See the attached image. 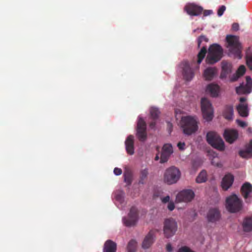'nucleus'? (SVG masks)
Listing matches in <instances>:
<instances>
[{
  "label": "nucleus",
  "mask_w": 252,
  "mask_h": 252,
  "mask_svg": "<svg viewBox=\"0 0 252 252\" xmlns=\"http://www.w3.org/2000/svg\"><path fill=\"white\" fill-rule=\"evenodd\" d=\"M223 49L219 44L213 43L208 48L203 45L197 55L196 63H201L206 58V63H217L223 57Z\"/></svg>",
  "instance_id": "f257e3e1"
},
{
  "label": "nucleus",
  "mask_w": 252,
  "mask_h": 252,
  "mask_svg": "<svg viewBox=\"0 0 252 252\" xmlns=\"http://www.w3.org/2000/svg\"><path fill=\"white\" fill-rule=\"evenodd\" d=\"M226 47L228 49V56L235 59L242 58V46L239 37L236 35H227L226 37Z\"/></svg>",
  "instance_id": "f03ea898"
},
{
  "label": "nucleus",
  "mask_w": 252,
  "mask_h": 252,
  "mask_svg": "<svg viewBox=\"0 0 252 252\" xmlns=\"http://www.w3.org/2000/svg\"><path fill=\"white\" fill-rule=\"evenodd\" d=\"M225 207L230 213H238L243 208V201L236 194L231 195L226 198Z\"/></svg>",
  "instance_id": "7ed1b4c3"
},
{
  "label": "nucleus",
  "mask_w": 252,
  "mask_h": 252,
  "mask_svg": "<svg viewBox=\"0 0 252 252\" xmlns=\"http://www.w3.org/2000/svg\"><path fill=\"white\" fill-rule=\"evenodd\" d=\"M181 125L184 133L189 135L195 132L198 129L196 120L189 116L182 117Z\"/></svg>",
  "instance_id": "20e7f679"
},
{
  "label": "nucleus",
  "mask_w": 252,
  "mask_h": 252,
  "mask_svg": "<svg viewBox=\"0 0 252 252\" xmlns=\"http://www.w3.org/2000/svg\"><path fill=\"white\" fill-rule=\"evenodd\" d=\"M180 177L181 172L179 169L175 166H171L165 171L163 181L167 184L170 185L176 183Z\"/></svg>",
  "instance_id": "39448f33"
},
{
  "label": "nucleus",
  "mask_w": 252,
  "mask_h": 252,
  "mask_svg": "<svg viewBox=\"0 0 252 252\" xmlns=\"http://www.w3.org/2000/svg\"><path fill=\"white\" fill-rule=\"evenodd\" d=\"M207 142L214 148L220 151L225 149L224 143L221 137L217 133L210 131L206 135Z\"/></svg>",
  "instance_id": "423d86ee"
},
{
  "label": "nucleus",
  "mask_w": 252,
  "mask_h": 252,
  "mask_svg": "<svg viewBox=\"0 0 252 252\" xmlns=\"http://www.w3.org/2000/svg\"><path fill=\"white\" fill-rule=\"evenodd\" d=\"M201 107L204 119L208 122L211 121L214 117V111L210 101L206 98H202Z\"/></svg>",
  "instance_id": "0eeeda50"
},
{
  "label": "nucleus",
  "mask_w": 252,
  "mask_h": 252,
  "mask_svg": "<svg viewBox=\"0 0 252 252\" xmlns=\"http://www.w3.org/2000/svg\"><path fill=\"white\" fill-rule=\"evenodd\" d=\"M139 219L138 209L134 206L132 207L127 217L123 218V222L125 226L131 227L134 226Z\"/></svg>",
  "instance_id": "6e6552de"
},
{
  "label": "nucleus",
  "mask_w": 252,
  "mask_h": 252,
  "mask_svg": "<svg viewBox=\"0 0 252 252\" xmlns=\"http://www.w3.org/2000/svg\"><path fill=\"white\" fill-rule=\"evenodd\" d=\"M177 223L174 219H166L164 222L163 231L165 237L168 238L173 236L177 230Z\"/></svg>",
  "instance_id": "1a4fd4ad"
},
{
  "label": "nucleus",
  "mask_w": 252,
  "mask_h": 252,
  "mask_svg": "<svg viewBox=\"0 0 252 252\" xmlns=\"http://www.w3.org/2000/svg\"><path fill=\"white\" fill-rule=\"evenodd\" d=\"M194 196L195 193L192 189H183L177 194L176 201L177 202H189L192 201Z\"/></svg>",
  "instance_id": "9d476101"
},
{
  "label": "nucleus",
  "mask_w": 252,
  "mask_h": 252,
  "mask_svg": "<svg viewBox=\"0 0 252 252\" xmlns=\"http://www.w3.org/2000/svg\"><path fill=\"white\" fill-rule=\"evenodd\" d=\"M246 84L241 83L239 86L236 87V92L238 94H250L252 90V79L249 76L246 77Z\"/></svg>",
  "instance_id": "9b49d317"
},
{
  "label": "nucleus",
  "mask_w": 252,
  "mask_h": 252,
  "mask_svg": "<svg viewBox=\"0 0 252 252\" xmlns=\"http://www.w3.org/2000/svg\"><path fill=\"white\" fill-rule=\"evenodd\" d=\"M136 136L140 141H144L147 138L146 124L144 120L140 118L137 125Z\"/></svg>",
  "instance_id": "f8f14e48"
},
{
  "label": "nucleus",
  "mask_w": 252,
  "mask_h": 252,
  "mask_svg": "<svg viewBox=\"0 0 252 252\" xmlns=\"http://www.w3.org/2000/svg\"><path fill=\"white\" fill-rule=\"evenodd\" d=\"M221 213L217 207L210 208L206 215V218L209 222L216 223L219 221L221 218Z\"/></svg>",
  "instance_id": "ddd939ff"
},
{
  "label": "nucleus",
  "mask_w": 252,
  "mask_h": 252,
  "mask_svg": "<svg viewBox=\"0 0 252 252\" xmlns=\"http://www.w3.org/2000/svg\"><path fill=\"white\" fill-rule=\"evenodd\" d=\"M238 132L234 129H225L223 137L225 141L229 144L233 143L238 138Z\"/></svg>",
  "instance_id": "4468645a"
},
{
  "label": "nucleus",
  "mask_w": 252,
  "mask_h": 252,
  "mask_svg": "<svg viewBox=\"0 0 252 252\" xmlns=\"http://www.w3.org/2000/svg\"><path fill=\"white\" fill-rule=\"evenodd\" d=\"M173 153V148L171 144H164L162 147L160 156V163H164L168 161Z\"/></svg>",
  "instance_id": "2eb2a0df"
},
{
  "label": "nucleus",
  "mask_w": 252,
  "mask_h": 252,
  "mask_svg": "<svg viewBox=\"0 0 252 252\" xmlns=\"http://www.w3.org/2000/svg\"><path fill=\"white\" fill-rule=\"evenodd\" d=\"M206 92L212 97H217L220 92V87L217 84L212 83L207 86Z\"/></svg>",
  "instance_id": "dca6fc26"
},
{
  "label": "nucleus",
  "mask_w": 252,
  "mask_h": 252,
  "mask_svg": "<svg viewBox=\"0 0 252 252\" xmlns=\"http://www.w3.org/2000/svg\"><path fill=\"white\" fill-rule=\"evenodd\" d=\"M182 67L183 69V74L184 78L187 81H190L194 75V70L192 67L190 66V64H183Z\"/></svg>",
  "instance_id": "f3484780"
},
{
  "label": "nucleus",
  "mask_w": 252,
  "mask_h": 252,
  "mask_svg": "<svg viewBox=\"0 0 252 252\" xmlns=\"http://www.w3.org/2000/svg\"><path fill=\"white\" fill-rule=\"evenodd\" d=\"M185 9L187 13L191 16H198L203 11L202 7L194 4L186 6Z\"/></svg>",
  "instance_id": "a211bd4d"
},
{
  "label": "nucleus",
  "mask_w": 252,
  "mask_h": 252,
  "mask_svg": "<svg viewBox=\"0 0 252 252\" xmlns=\"http://www.w3.org/2000/svg\"><path fill=\"white\" fill-rule=\"evenodd\" d=\"M241 191L246 202H250L249 197H251V193H252V185L249 183H245L241 187Z\"/></svg>",
  "instance_id": "6ab92c4d"
},
{
  "label": "nucleus",
  "mask_w": 252,
  "mask_h": 252,
  "mask_svg": "<svg viewBox=\"0 0 252 252\" xmlns=\"http://www.w3.org/2000/svg\"><path fill=\"white\" fill-rule=\"evenodd\" d=\"M126 150L127 153L132 155L134 153V136L132 135H129L125 141Z\"/></svg>",
  "instance_id": "aec40b11"
},
{
  "label": "nucleus",
  "mask_w": 252,
  "mask_h": 252,
  "mask_svg": "<svg viewBox=\"0 0 252 252\" xmlns=\"http://www.w3.org/2000/svg\"><path fill=\"white\" fill-rule=\"evenodd\" d=\"M218 70L216 67H208L204 71L203 77L206 80L211 81L217 75Z\"/></svg>",
  "instance_id": "412c9836"
},
{
  "label": "nucleus",
  "mask_w": 252,
  "mask_h": 252,
  "mask_svg": "<svg viewBox=\"0 0 252 252\" xmlns=\"http://www.w3.org/2000/svg\"><path fill=\"white\" fill-rule=\"evenodd\" d=\"M234 181V177L230 174H226L223 178L221 182L222 188L225 190H227L232 185Z\"/></svg>",
  "instance_id": "4be33fe9"
},
{
  "label": "nucleus",
  "mask_w": 252,
  "mask_h": 252,
  "mask_svg": "<svg viewBox=\"0 0 252 252\" xmlns=\"http://www.w3.org/2000/svg\"><path fill=\"white\" fill-rule=\"evenodd\" d=\"M155 231L151 230L146 235L142 243V247L144 249L149 248L153 243L154 240Z\"/></svg>",
  "instance_id": "5701e85b"
},
{
  "label": "nucleus",
  "mask_w": 252,
  "mask_h": 252,
  "mask_svg": "<svg viewBox=\"0 0 252 252\" xmlns=\"http://www.w3.org/2000/svg\"><path fill=\"white\" fill-rule=\"evenodd\" d=\"M222 115L225 119L228 121L233 120L234 116L233 106L231 105H226L224 108Z\"/></svg>",
  "instance_id": "b1692460"
},
{
  "label": "nucleus",
  "mask_w": 252,
  "mask_h": 252,
  "mask_svg": "<svg viewBox=\"0 0 252 252\" xmlns=\"http://www.w3.org/2000/svg\"><path fill=\"white\" fill-rule=\"evenodd\" d=\"M117 245L114 242L107 240L104 246L103 252H116Z\"/></svg>",
  "instance_id": "393cba45"
},
{
  "label": "nucleus",
  "mask_w": 252,
  "mask_h": 252,
  "mask_svg": "<svg viewBox=\"0 0 252 252\" xmlns=\"http://www.w3.org/2000/svg\"><path fill=\"white\" fill-rule=\"evenodd\" d=\"M236 109L241 117H246L249 115L248 104L246 103L239 104L236 107Z\"/></svg>",
  "instance_id": "a878e982"
},
{
  "label": "nucleus",
  "mask_w": 252,
  "mask_h": 252,
  "mask_svg": "<svg viewBox=\"0 0 252 252\" xmlns=\"http://www.w3.org/2000/svg\"><path fill=\"white\" fill-rule=\"evenodd\" d=\"M231 72V66L230 64H222L220 78L224 79Z\"/></svg>",
  "instance_id": "bb28decb"
},
{
  "label": "nucleus",
  "mask_w": 252,
  "mask_h": 252,
  "mask_svg": "<svg viewBox=\"0 0 252 252\" xmlns=\"http://www.w3.org/2000/svg\"><path fill=\"white\" fill-rule=\"evenodd\" d=\"M243 230L245 232H250L252 230V217L246 218L242 224Z\"/></svg>",
  "instance_id": "cd10ccee"
},
{
  "label": "nucleus",
  "mask_w": 252,
  "mask_h": 252,
  "mask_svg": "<svg viewBox=\"0 0 252 252\" xmlns=\"http://www.w3.org/2000/svg\"><path fill=\"white\" fill-rule=\"evenodd\" d=\"M207 174L205 170H202L196 178V182L197 183H204L207 181Z\"/></svg>",
  "instance_id": "c85d7f7f"
},
{
  "label": "nucleus",
  "mask_w": 252,
  "mask_h": 252,
  "mask_svg": "<svg viewBox=\"0 0 252 252\" xmlns=\"http://www.w3.org/2000/svg\"><path fill=\"white\" fill-rule=\"evenodd\" d=\"M148 175V170L147 168H145L140 171V180L139 184H144L145 180L147 179Z\"/></svg>",
  "instance_id": "c756f323"
},
{
  "label": "nucleus",
  "mask_w": 252,
  "mask_h": 252,
  "mask_svg": "<svg viewBox=\"0 0 252 252\" xmlns=\"http://www.w3.org/2000/svg\"><path fill=\"white\" fill-rule=\"evenodd\" d=\"M240 157L243 158H249L252 157V153L250 150L247 148L246 150H241L239 152Z\"/></svg>",
  "instance_id": "7c9ffc66"
},
{
  "label": "nucleus",
  "mask_w": 252,
  "mask_h": 252,
  "mask_svg": "<svg viewBox=\"0 0 252 252\" xmlns=\"http://www.w3.org/2000/svg\"><path fill=\"white\" fill-rule=\"evenodd\" d=\"M209 41V39L204 35H201L199 36L197 39V48H200L202 42H205L206 43Z\"/></svg>",
  "instance_id": "2f4dec72"
},
{
  "label": "nucleus",
  "mask_w": 252,
  "mask_h": 252,
  "mask_svg": "<svg viewBox=\"0 0 252 252\" xmlns=\"http://www.w3.org/2000/svg\"><path fill=\"white\" fill-rule=\"evenodd\" d=\"M136 247V242L134 240H130L127 245V249L128 252H134Z\"/></svg>",
  "instance_id": "473e14b6"
},
{
  "label": "nucleus",
  "mask_w": 252,
  "mask_h": 252,
  "mask_svg": "<svg viewBox=\"0 0 252 252\" xmlns=\"http://www.w3.org/2000/svg\"><path fill=\"white\" fill-rule=\"evenodd\" d=\"M150 114L152 118L155 120L158 119L159 116V112L158 109L152 107L150 109Z\"/></svg>",
  "instance_id": "72a5a7b5"
},
{
  "label": "nucleus",
  "mask_w": 252,
  "mask_h": 252,
  "mask_svg": "<svg viewBox=\"0 0 252 252\" xmlns=\"http://www.w3.org/2000/svg\"><path fill=\"white\" fill-rule=\"evenodd\" d=\"M246 63H252V51L249 48L246 52Z\"/></svg>",
  "instance_id": "f704fd0d"
},
{
  "label": "nucleus",
  "mask_w": 252,
  "mask_h": 252,
  "mask_svg": "<svg viewBox=\"0 0 252 252\" xmlns=\"http://www.w3.org/2000/svg\"><path fill=\"white\" fill-rule=\"evenodd\" d=\"M125 182L128 185H129L132 182V175L129 173H125L124 174Z\"/></svg>",
  "instance_id": "c9c22d12"
},
{
  "label": "nucleus",
  "mask_w": 252,
  "mask_h": 252,
  "mask_svg": "<svg viewBox=\"0 0 252 252\" xmlns=\"http://www.w3.org/2000/svg\"><path fill=\"white\" fill-rule=\"evenodd\" d=\"M245 72L246 68L244 65H242L238 68L236 72L241 77L245 73Z\"/></svg>",
  "instance_id": "e433bc0d"
},
{
  "label": "nucleus",
  "mask_w": 252,
  "mask_h": 252,
  "mask_svg": "<svg viewBox=\"0 0 252 252\" xmlns=\"http://www.w3.org/2000/svg\"><path fill=\"white\" fill-rule=\"evenodd\" d=\"M240 77V75H239L236 72L233 74L231 76L229 77V80L230 82H234L238 80V79Z\"/></svg>",
  "instance_id": "4c0bfd02"
},
{
  "label": "nucleus",
  "mask_w": 252,
  "mask_h": 252,
  "mask_svg": "<svg viewBox=\"0 0 252 252\" xmlns=\"http://www.w3.org/2000/svg\"><path fill=\"white\" fill-rule=\"evenodd\" d=\"M225 9V6L224 5H221L218 10V15L220 17L222 16Z\"/></svg>",
  "instance_id": "58836bf2"
},
{
  "label": "nucleus",
  "mask_w": 252,
  "mask_h": 252,
  "mask_svg": "<svg viewBox=\"0 0 252 252\" xmlns=\"http://www.w3.org/2000/svg\"><path fill=\"white\" fill-rule=\"evenodd\" d=\"M237 124L241 127H245L247 126V124L244 121H242L241 120H240L239 119H237L236 121Z\"/></svg>",
  "instance_id": "ea45409f"
},
{
  "label": "nucleus",
  "mask_w": 252,
  "mask_h": 252,
  "mask_svg": "<svg viewBox=\"0 0 252 252\" xmlns=\"http://www.w3.org/2000/svg\"><path fill=\"white\" fill-rule=\"evenodd\" d=\"M178 252H194L190 250L188 247L185 246L180 248Z\"/></svg>",
  "instance_id": "a19ab883"
},
{
  "label": "nucleus",
  "mask_w": 252,
  "mask_h": 252,
  "mask_svg": "<svg viewBox=\"0 0 252 252\" xmlns=\"http://www.w3.org/2000/svg\"><path fill=\"white\" fill-rule=\"evenodd\" d=\"M114 173L116 175H120L122 173V170L121 168L116 167L114 169Z\"/></svg>",
  "instance_id": "79ce46f5"
},
{
  "label": "nucleus",
  "mask_w": 252,
  "mask_h": 252,
  "mask_svg": "<svg viewBox=\"0 0 252 252\" xmlns=\"http://www.w3.org/2000/svg\"><path fill=\"white\" fill-rule=\"evenodd\" d=\"M239 29V25L237 23H234L232 25V30L234 31H237Z\"/></svg>",
  "instance_id": "37998d69"
},
{
  "label": "nucleus",
  "mask_w": 252,
  "mask_h": 252,
  "mask_svg": "<svg viewBox=\"0 0 252 252\" xmlns=\"http://www.w3.org/2000/svg\"><path fill=\"white\" fill-rule=\"evenodd\" d=\"M177 146L180 150H183L185 149V143L184 142H180L178 143Z\"/></svg>",
  "instance_id": "c03bdc74"
},
{
  "label": "nucleus",
  "mask_w": 252,
  "mask_h": 252,
  "mask_svg": "<svg viewBox=\"0 0 252 252\" xmlns=\"http://www.w3.org/2000/svg\"><path fill=\"white\" fill-rule=\"evenodd\" d=\"M167 208L170 211H173L175 208V205L174 203L172 202H169L167 206Z\"/></svg>",
  "instance_id": "a18cd8bd"
},
{
  "label": "nucleus",
  "mask_w": 252,
  "mask_h": 252,
  "mask_svg": "<svg viewBox=\"0 0 252 252\" xmlns=\"http://www.w3.org/2000/svg\"><path fill=\"white\" fill-rule=\"evenodd\" d=\"M213 13V11L212 10H205L203 11V15L204 16H207L208 15H211Z\"/></svg>",
  "instance_id": "49530a36"
},
{
  "label": "nucleus",
  "mask_w": 252,
  "mask_h": 252,
  "mask_svg": "<svg viewBox=\"0 0 252 252\" xmlns=\"http://www.w3.org/2000/svg\"><path fill=\"white\" fill-rule=\"evenodd\" d=\"M115 198L117 200L119 201H122L123 199V197L121 194H117L115 196Z\"/></svg>",
  "instance_id": "de8ad7c7"
},
{
  "label": "nucleus",
  "mask_w": 252,
  "mask_h": 252,
  "mask_svg": "<svg viewBox=\"0 0 252 252\" xmlns=\"http://www.w3.org/2000/svg\"><path fill=\"white\" fill-rule=\"evenodd\" d=\"M169 200H170V197H169V196L167 195V196L163 197L162 199V202L163 203H165L169 202Z\"/></svg>",
  "instance_id": "09e8293b"
},
{
  "label": "nucleus",
  "mask_w": 252,
  "mask_h": 252,
  "mask_svg": "<svg viewBox=\"0 0 252 252\" xmlns=\"http://www.w3.org/2000/svg\"><path fill=\"white\" fill-rule=\"evenodd\" d=\"M166 251L168 252H171L172 251V247L170 244H167L166 245Z\"/></svg>",
  "instance_id": "8fccbe9b"
},
{
  "label": "nucleus",
  "mask_w": 252,
  "mask_h": 252,
  "mask_svg": "<svg viewBox=\"0 0 252 252\" xmlns=\"http://www.w3.org/2000/svg\"><path fill=\"white\" fill-rule=\"evenodd\" d=\"M156 122L154 121L150 123L149 126L151 128H154L156 126Z\"/></svg>",
  "instance_id": "3c124183"
},
{
  "label": "nucleus",
  "mask_w": 252,
  "mask_h": 252,
  "mask_svg": "<svg viewBox=\"0 0 252 252\" xmlns=\"http://www.w3.org/2000/svg\"><path fill=\"white\" fill-rule=\"evenodd\" d=\"M247 148L250 150L252 153V139L250 141V144H249Z\"/></svg>",
  "instance_id": "603ef678"
},
{
  "label": "nucleus",
  "mask_w": 252,
  "mask_h": 252,
  "mask_svg": "<svg viewBox=\"0 0 252 252\" xmlns=\"http://www.w3.org/2000/svg\"><path fill=\"white\" fill-rule=\"evenodd\" d=\"M246 100V98L244 97H241L239 99V101L241 102V103H243Z\"/></svg>",
  "instance_id": "864d4df0"
},
{
  "label": "nucleus",
  "mask_w": 252,
  "mask_h": 252,
  "mask_svg": "<svg viewBox=\"0 0 252 252\" xmlns=\"http://www.w3.org/2000/svg\"><path fill=\"white\" fill-rule=\"evenodd\" d=\"M168 126H169V133H170V132H171V128H172V124H170V123H168Z\"/></svg>",
  "instance_id": "5fc2aeb1"
},
{
  "label": "nucleus",
  "mask_w": 252,
  "mask_h": 252,
  "mask_svg": "<svg viewBox=\"0 0 252 252\" xmlns=\"http://www.w3.org/2000/svg\"><path fill=\"white\" fill-rule=\"evenodd\" d=\"M198 65H199V63H197V65H196L193 69H194V70L195 69L198 70L199 69V66Z\"/></svg>",
  "instance_id": "6e6d98bb"
},
{
  "label": "nucleus",
  "mask_w": 252,
  "mask_h": 252,
  "mask_svg": "<svg viewBox=\"0 0 252 252\" xmlns=\"http://www.w3.org/2000/svg\"><path fill=\"white\" fill-rule=\"evenodd\" d=\"M250 69H252V64H247Z\"/></svg>",
  "instance_id": "4d7b16f0"
},
{
  "label": "nucleus",
  "mask_w": 252,
  "mask_h": 252,
  "mask_svg": "<svg viewBox=\"0 0 252 252\" xmlns=\"http://www.w3.org/2000/svg\"><path fill=\"white\" fill-rule=\"evenodd\" d=\"M158 159H159V157L158 156V155H157V156H156V157H155V160H158Z\"/></svg>",
  "instance_id": "13d9d810"
},
{
  "label": "nucleus",
  "mask_w": 252,
  "mask_h": 252,
  "mask_svg": "<svg viewBox=\"0 0 252 252\" xmlns=\"http://www.w3.org/2000/svg\"><path fill=\"white\" fill-rule=\"evenodd\" d=\"M197 30H198V29H195V30H194L193 31V32H195Z\"/></svg>",
  "instance_id": "bf43d9fd"
}]
</instances>
